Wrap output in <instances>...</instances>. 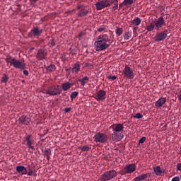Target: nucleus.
<instances>
[{
    "instance_id": "4c0bfd02",
    "label": "nucleus",
    "mask_w": 181,
    "mask_h": 181,
    "mask_svg": "<svg viewBox=\"0 0 181 181\" xmlns=\"http://www.w3.org/2000/svg\"><path fill=\"white\" fill-rule=\"evenodd\" d=\"M146 179H148V181H149V179H151V177H152V173H148L146 174H144Z\"/></svg>"
},
{
    "instance_id": "6e6552de",
    "label": "nucleus",
    "mask_w": 181,
    "mask_h": 181,
    "mask_svg": "<svg viewBox=\"0 0 181 181\" xmlns=\"http://www.w3.org/2000/svg\"><path fill=\"white\" fill-rule=\"evenodd\" d=\"M95 100L98 103H104L105 98H107V91L104 90H100L94 96Z\"/></svg>"
},
{
    "instance_id": "79ce46f5",
    "label": "nucleus",
    "mask_w": 181,
    "mask_h": 181,
    "mask_svg": "<svg viewBox=\"0 0 181 181\" xmlns=\"http://www.w3.org/2000/svg\"><path fill=\"white\" fill-rule=\"evenodd\" d=\"M29 172L28 173V176H32L33 175V170L30 169V167L28 168Z\"/></svg>"
},
{
    "instance_id": "c85d7f7f",
    "label": "nucleus",
    "mask_w": 181,
    "mask_h": 181,
    "mask_svg": "<svg viewBox=\"0 0 181 181\" xmlns=\"http://www.w3.org/2000/svg\"><path fill=\"white\" fill-rule=\"evenodd\" d=\"M45 155L47 156V160H50V155H52V150L50 148H46L45 150Z\"/></svg>"
},
{
    "instance_id": "393cba45",
    "label": "nucleus",
    "mask_w": 181,
    "mask_h": 181,
    "mask_svg": "<svg viewBox=\"0 0 181 181\" xmlns=\"http://www.w3.org/2000/svg\"><path fill=\"white\" fill-rule=\"evenodd\" d=\"M144 180H146L145 174H141V175H139L136 177L134 179H133V181H144Z\"/></svg>"
},
{
    "instance_id": "37998d69",
    "label": "nucleus",
    "mask_w": 181,
    "mask_h": 181,
    "mask_svg": "<svg viewBox=\"0 0 181 181\" xmlns=\"http://www.w3.org/2000/svg\"><path fill=\"white\" fill-rule=\"evenodd\" d=\"M104 30H105V28L104 26H102L99 28H98V32H104Z\"/></svg>"
},
{
    "instance_id": "f8f14e48",
    "label": "nucleus",
    "mask_w": 181,
    "mask_h": 181,
    "mask_svg": "<svg viewBox=\"0 0 181 181\" xmlns=\"http://www.w3.org/2000/svg\"><path fill=\"white\" fill-rule=\"evenodd\" d=\"M30 117L29 115H22L18 118V124L20 125H29L30 124Z\"/></svg>"
},
{
    "instance_id": "2eb2a0df",
    "label": "nucleus",
    "mask_w": 181,
    "mask_h": 181,
    "mask_svg": "<svg viewBox=\"0 0 181 181\" xmlns=\"http://www.w3.org/2000/svg\"><path fill=\"white\" fill-rule=\"evenodd\" d=\"M136 170V165H135V164H129L124 168V173H123V175H127V173H134V172H135Z\"/></svg>"
},
{
    "instance_id": "3c124183",
    "label": "nucleus",
    "mask_w": 181,
    "mask_h": 181,
    "mask_svg": "<svg viewBox=\"0 0 181 181\" xmlns=\"http://www.w3.org/2000/svg\"><path fill=\"white\" fill-rule=\"evenodd\" d=\"M124 1L122 3H121L120 4H119V11L122 8V6H124Z\"/></svg>"
},
{
    "instance_id": "49530a36",
    "label": "nucleus",
    "mask_w": 181,
    "mask_h": 181,
    "mask_svg": "<svg viewBox=\"0 0 181 181\" xmlns=\"http://www.w3.org/2000/svg\"><path fill=\"white\" fill-rule=\"evenodd\" d=\"M71 111V107H66L64 109V112H70Z\"/></svg>"
},
{
    "instance_id": "2f4dec72",
    "label": "nucleus",
    "mask_w": 181,
    "mask_h": 181,
    "mask_svg": "<svg viewBox=\"0 0 181 181\" xmlns=\"http://www.w3.org/2000/svg\"><path fill=\"white\" fill-rule=\"evenodd\" d=\"M123 4L124 6H129L134 4V0H124Z\"/></svg>"
},
{
    "instance_id": "4468645a",
    "label": "nucleus",
    "mask_w": 181,
    "mask_h": 181,
    "mask_svg": "<svg viewBox=\"0 0 181 181\" xmlns=\"http://www.w3.org/2000/svg\"><path fill=\"white\" fill-rule=\"evenodd\" d=\"M153 22L154 23L156 29H159L162 28V26H166L165 19H163L162 16H160L157 21Z\"/></svg>"
},
{
    "instance_id": "1a4fd4ad",
    "label": "nucleus",
    "mask_w": 181,
    "mask_h": 181,
    "mask_svg": "<svg viewBox=\"0 0 181 181\" xmlns=\"http://www.w3.org/2000/svg\"><path fill=\"white\" fill-rule=\"evenodd\" d=\"M123 74L124 77H127V78H129V80H132L134 77H135L134 70H132V69L128 66H125L124 69H123Z\"/></svg>"
},
{
    "instance_id": "de8ad7c7",
    "label": "nucleus",
    "mask_w": 181,
    "mask_h": 181,
    "mask_svg": "<svg viewBox=\"0 0 181 181\" xmlns=\"http://www.w3.org/2000/svg\"><path fill=\"white\" fill-rule=\"evenodd\" d=\"M177 169L181 172V163L177 164Z\"/></svg>"
},
{
    "instance_id": "20e7f679",
    "label": "nucleus",
    "mask_w": 181,
    "mask_h": 181,
    "mask_svg": "<svg viewBox=\"0 0 181 181\" xmlns=\"http://www.w3.org/2000/svg\"><path fill=\"white\" fill-rule=\"evenodd\" d=\"M62 88H60L59 85L54 84L48 86L46 94L54 97V95H60L62 94Z\"/></svg>"
},
{
    "instance_id": "58836bf2",
    "label": "nucleus",
    "mask_w": 181,
    "mask_h": 181,
    "mask_svg": "<svg viewBox=\"0 0 181 181\" xmlns=\"http://www.w3.org/2000/svg\"><path fill=\"white\" fill-rule=\"evenodd\" d=\"M107 78L108 80H112V81H114V80H117V76H112L111 75H109L107 76Z\"/></svg>"
},
{
    "instance_id": "5fc2aeb1",
    "label": "nucleus",
    "mask_w": 181,
    "mask_h": 181,
    "mask_svg": "<svg viewBox=\"0 0 181 181\" xmlns=\"http://www.w3.org/2000/svg\"><path fill=\"white\" fill-rule=\"evenodd\" d=\"M178 98L181 101V93H180V95H178Z\"/></svg>"
},
{
    "instance_id": "ddd939ff",
    "label": "nucleus",
    "mask_w": 181,
    "mask_h": 181,
    "mask_svg": "<svg viewBox=\"0 0 181 181\" xmlns=\"http://www.w3.org/2000/svg\"><path fill=\"white\" fill-rule=\"evenodd\" d=\"M83 5H79L77 6L76 8V11H78V16H79V18H83V16H86V15H88V11L86 10V8H83Z\"/></svg>"
},
{
    "instance_id": "423d86ee",
    "label": "nucleus",
    "mask_w": 181,
    "mask_h": 181,
    "mask_svg": "<svg viewBox=\"0 0 181 181\" xmlns=\"http://www.w3.org/2000/svg\"><path fill=\"white\" fill-rule=\"evenodd\" d=\"M94 142L104 144L108 141V136L104 133H97L93 136Z\"/></svg>"
},
{
    "instance_id": "9b49d317",
    "label": "nucleus",
    "mask_w": 181,
    "mask_h": 181,
    "mask_svg": "<svg viewBox=\"0 0 181 181\" xmlns=\"http://www.w3.org/2000/svg\"><path fill=\"white\" fill-rule=\"evenodd\" d=\"M36 58L37 60H46L47 59V50L40 49L37 50Z\"/></svg>"
},
{
    "instance_id": "c756f323",
    "label": "nucleus",
    "mask_w": 181,
    "mask_h": 181,
    "mask_svg": "<svg viewBox=\"0 0 181 181\" xmlns=\"http://www.w3.org/2000/svg\"><path fill=\"white\" fill-rule=\"evenodd\" d=\"M115 33H116L117 36H121V35H122V33H124V30L122 29V28L117 27Z\"/></svg>"
},
{
    "instance_id": "4d7b16f0",
    "label": "nucleus",
    "mask_w": 181,
    "mask_h": 181,
    "mask_svg": "<svg viewBox=\"0 0 181 181\" xmlns=\"http://www.w3.org/2000/svg\"><path fill=\"white\" fill-rule=\"evenodd\" d=\"M79 36H81V34H79Z\"/></svg>"
},
{
    "instance_id": "0eeeda50",
    "label": "nucleus",
    "mask_w": 181,
    "mask_h": 181,
    "mask_svg": "<svg viewBox=\"0 0 181 181\" xmlns=\"http://www.w3.org/2000/svg\"><path fill=\"white\" fill-rule=\"evenodd\" d=\"M43 33V29L38 26L34 27L30 33H28V37L33 39L35 37H40V35Z\"/></svg>"
},
{
    "instance_id": "39448f33",
    "label": "nucleus",
    "mask_w": 181,
    "mask_h": 181,
    "mask_svg": "<svg viewBox=\"0 0 181 181\" xmlns=\"http://www.w3.org/2000/svg\"><path fill=\"white\" fill-rule=\"evenodd\" d=\"M117 171L115 170H110L105 173H103L100 176V180L101 181H108L114 179V177H117Z\"/></svg>"
},
{
    "instance_id": "72a5a7b5",
    "label": "nucleus",
    "mask_w": 181,
    "mask_h": 181,
    "mask_svg": "<svg viewBox=\"0 0 181 181\" xmlns=\"http://www.w3.org/2000/svg\"><path fill=\"white\" fill-rule=\"evenodd\" d=\"M131 36H132V35H131V33H129V32H126L123 35L124 40H129V38L131 37Z\"/></svg>"
},
{
    "instance_id": "09e8293b",
    "label": "nucleus",
    "mask_w": 181,
    "mask_h": 181,
    "mask_svg": "<svg viewBox=\"0 0 181 181\" xmlns=\"http://www.w3.org/2000/svg\"><path fill=\"white\" fill-rule=\"evenodd\" d=\"M23 73L25 76H29V71L28 70H24Z\"/></svg>"
},
{
    "instance_id": "a211bd4d",
    "label": "nucleus",
    "mask_w": 181,
    "mask_h": 181,
    "mask_svg": "<svg viewBox=\"0 0 181 181\" xmlns=\"http://www.w3.org/2000/svg\"><path fill=\"white\" fill-rule=\"evenodd\" d=\"M166 103V98H160V99H158L156 103H155V106L157 108H160V107H163V105H165Z\"/></svg>"
},
{
    "instance_id": "412c9836",
    "label": "nucleus",
    "mask_w": 181,
    "mask_h": 181,
    "mask_svg": "<svg viewBox=\"0 0 181 181\" xmlns=\"http://www.w3.org/2000/svg\"><path fill=\"white\" fill-rule=\"evenodd\" d=\"M81 66L80 65V63L77 62L75 64H74L73 68H72V73L75 74H78V71H80V68Z\"/></svg>"
},
{
    "instance_id": "b1692460",
    "label": "nucleus",
    "mask_w": 181,
    "mask_h": 181,
    "mask_svg": "<svg viewBox=\"0 0 181 181\" xmlns=\"http://www.w3.org/2000/svg\"><path fill=\"white\" fill-rule=\"evenodd\" d=\"M88 80H90V78H88V76H84L82 78L78 79V81L81 83V86H82V87H84V86H86V83H87V81H88Z\"/></svg>"
},
{
    "instance_id": "bb28decb",
    "label": "nucleus",
    "mask_w": 181,
    "mask_h": 181,
    "mask_svg": "<svg viewBox=\"0 0 181 181\" xmlns=\"http://www.w3.org/2000/svg\"><path fill=\"white\" fill-rule=\"evenodd\" d=\"M79 151H82V152H88L91 149V145L90 146H84L78 148Z\"/></svg>"
},
{
    "instance_id": "e433bc0d",
    "label": "nucleus",
    "mask_w": 181,
    "mask_h": 181,
    "mask_svg": "<svg viewBox=\"0 0 181 181\" xmlns=\"http://www.w3.org/2000/svg\"><path fill=\"white\" fill-rule=\"evenodd\" d=\"M134 118H136L137 119H141V118H144V115L141 113H137L134 116Z\"/></svg>"
},
{
    "instance_id": "c9c22d12",
    "label": "nucleus",
    "mask_w": 181,
    "mask_h": 181,
    "mask_svg": "<svg viewBox=\"0 0 181 181\" xmlns=\"http://www.w3.org/2000/svg\"><path fill=\"white\" fill-rule=\"evenodd\" d=\"M77 95H78V92L74 91V92H72V93H71L70 97H71V98L73 100V99L76 98V97H77Z\"/></svg>"
},
{
    "instance_id": "f704fd0d",
    "label": "nucleus",
    "mask_w": 181,
    "mask_h": 181,
    "mask_svg": "<svg viewBox=\"0 0 181 181\" xmlns=\"http://www.w3.org/2000/svg\"><path fill=\"white\" fill-rule=\"evenodd\" d=\"M114 6L112 7V11H117L118 9V0H115Z\"/></svg>"
},
{
    "instance_id": "a19ab883",
    "label": "nucleus",
    "mask_w": 181,
    "mask_h": 181,
    "mask_svg": "<svg viewBox=\"0 0 181 181\" xmlns=\"http://www.w3.org/2000/svg\"><path fill=\"white\" fill-rule=\"evenodd\" d=\"M50 44H51V47H52L56 46V42H54V39L52 38V39L50 40Z\"/></svg>"
},
{
    "instance_id": "603ef678",
    "label": "nucleus",
    "mask_w": 181,
    "mask_h": 181,
    "mask_svg": "<svg viewBox=\"0 0 181 181\" xmlns=\"http://www.w3.org/2000/svg\"><path fill=\"white\" fill-rule=\"evenodd\" d=\"M85 66H86V67H90V66H92L93 64H91L90 63H86V64H85Z\"/></svg>"
},
{
    "instance_id": "5701e85b",
    "label": "nucleus",
    "mask_w": 181,
    "mask_h": 181,
    "mask_svg": "<svg viewBox=\"0 0 181 181\" xmlns=\"http://www.w3.org/2000/svg\"><path fill=\"white\" fill-rule=\"evenodd\" d=\"M141 22H142V20L137 17L135 19L132 20L131 23L132 25H134V26H139L141 25Z\"/></svg>"
},
{
    "instance_id": "7ed1b4c3",
    "label": "nucleus",
    "mask_w": 181,
    "mask_h": 181,
    "mask_svg": "<svg viewBox=\"0 0 181 181\" xmlns=\"http://www.w3.org/2000/svg\"><path fill=\"white\" fill-rule=\"evenodd\" d=\"M5 60L6 63H10L11 66H13L15 69H19V70H25L26 69L25 61L18 60L15 57L9 55L6 57Z\"/></svg>"
},
{
    "instance_id": "ea45409f",
    "label": "nucleus",
    "mask_w": 181,
    "mask_h": 181,
    "mask_svg": "<svg viewBox=\"0 0 181 181\" xmlns=\"http://www.w3.org/2000/svg\"><path fill=\"white\" fill-rule=\"evenodd\" d=\"M146 141V137L143 136L141 139H139V144H144Z\"/></svg>"
},
{
    "instance_id": "a878e982",
    "label": "nucleus",
    "mask_w": 181,
    "mask_h": 181,
    "mask_svg": "<svg viewBox=\"0 0 181 181\" xmlns=\"http://www.w3.org/2000/svg\"><path fill=\"white\" fill-rule=\"evenodd\" d=\"M46 70L48 73H52L56 70V66L54 64H50L46 67Z\"/></svg>"
},
{
    "instance_id": "aec40b11",
    "label": "nucleus",
    "mask_w": 181,
    "mask_h": 181,
    "mask_svg": "<svg viewBox=\"0 0 181 181\" xmlns=\"http://www.w3.org/2000/svg\"><path fill=\"white\" fill-rule=\"evenodd\" d=\"M74 86V83H70V82H66V83H63L62 84V88L64 90V91H69L71 87Z\"/></svg>"
},
{
    "instance_id": "4be33fe9",
    "label": "nucleus",
    "mask_w": 181,
    "mask_h": 181,
    "mask_svg": "<svg viewBox=\"0 0 181 181\" xmlns=\"http://www.w3.org/2000/svg\"><path fill=\"white\" fill-rule=\"evenodd\" d=\"M153 169L156 176H162V173H163V172H162V170L160 169V166L154 167L153 168Z\"/></svg>"
},
{
    "instance_id": "f03ea898",
    "label": "nucleus",
    "mask_w": 181,
    "mask_h": 181,
    "mask_svg": "<svg viewBox=\"0 0 181 181\" xmlns=\"http://www.w3.org/2000/svg\"><path fill=\"white\" fill-rule=\"evenodd\" d=\"M107 42H111L108 35L105 34L98 38V40L94 42L95 49L97 52H103L107 50L110 46V44H107Z\"/></svg>"
},
{
    "instance_id": "7c9ffc66",
    "label": "nucleus",
    "mask_w": 181,
    "mask_h": 181,
    "mask_svg": "<svg viewBox=\"0 0 181 181\" xmlns=\"http://www.w3.org/2000/svg\"><path fill=\"white\" fill-rule=\"evenodd\" d=\"M105 2L106 8H110L114 2H115V0H104Z\"/></svg>"
},
{
    "instance_id": "6e6d98bb",
    "label": "nucleus",
    "mask_w": 181,
    "mask_h": 181,
    "mask_svg": "<svg viewBox=\"0 0 181 181\" xmlns=\"http://www.w3.org/2000/svg\"><path fill=\"white\" fill-rule=\"evenodd\" d=\"M66 71H70V69H66Z\"/></svg>"
},
{
    "instance_id": "9d476101",
    "label": "nucleus",
    "mask_w": 181,
    "mask_h": 181,
    "mask_svg": "<svg viewBox=\"0 0 181 181\" xmlns=\"http://www.w3.org/2000/svg\"><path fill=\"white\" fill-rule=\"evenodd\" d=\"M24 138L26 142L27 148L32 149V151H35V146H33L35 140L32 139V134H25Z\"/></svg>"
},
{
    "instance_id": "864d4df0",
    "label": "nucleus",
    "mask_w": 181,
    "mask_h": 181,
    "mask_svg": "<svg viewBox=\"0 0 181 181\" xmlns=\"http://www.w3.org/2000/svg\"><path fill=\"white\" fill-rule=\"evenodd\" d=\"M47 90V89H44L43 90H42V93H43V94H46Z\"/></svg>"
},
{
    "instance_id": "a18cd8bd",
    "label": "nucleus",
    "mask_w": 181,
    "mask_h": 181,
    "mask_svg": "<svg viewBox=\"0 0 181 181\" xmlns=\"http://www.w3.org/2000/svg\"><path fill=\"white\" fill-rule=\"evenodd\" d=\"M37 1H39V0H30V5H35V4H36V2H37Z\"/></svg>"
},
{
    "instance_id": "6ab92c4d",
    "label": "nucleus",
    "mask_w": 181,
    "mask_h": 181,
    "mask_svg": "<svg viewBox=\"0 0 181 181\" xmlns=\"http://www.w3.org/2000/svg\"><path fill=\"white\" fill-rule=\"evenodd\" d=\"M16 171L21 175H28V170L23 165H18L16 167Z\"/></svg>"
},
{
    "instance_id": "dca6fc26",
    "label": "nucleus",
    "mask_w": 181,
    "mask_h": 181,
    "mask_svg": "<svg viewBox=\"0 0 181 181\" xmlns=\"http://www.w3.org/2000/svg\"><path fill=\"white\" fill-rule=\"evenodd\" d=\"M166 34L165 33H158L155 37H154V40L155 42H162V40H165L166 39Z\"/></svg>"
},
{
    "instance_id": "8fccbe9b",
    "label": "nucleus",
    "mask_w": 181,
    "mask_h": 181,
    "mask_svg": "<svg viewBox=\"0 0 181 181\" xmlns=\"http://www.w3.org/2000/svg\"><path fill=\"white\" fill-rule=\"evenodd\" d=\"M163 33H165L166 35V37H168V34L169 33V30H165L163 31Z\"/></svg>"
},
{
    "instance_id": "f3484780",
    "label": "nucleus",
    "mask_w": 181,
    "mask_h": 181,
    "mask_svg": "<svg viewBox=\"0 0 181 181\" xmlns=\"http://www.w3.org/2000/svg\"><path fill=\"white\" fill-rule=\"evenodd\" d=\"M97 11H101L104 8H107L105 0H101L95 4Z\"/></svg>"
},
{
    "instance_id": "c03bdc74",
    "label": "nucleus",
    "mask_w": 181,
    "mask_h": 181,
    "mask_svg": "<svg viewBox=\"0 0 181 181\" xmlns=\"http://www.w3.org/2000/svg\"><path fill=\"white\" fill-rule=\"evenodd\" d=\"M171 181H180V178L178 176L174 177Z\"/></svg>"
},
{
    "instance_id": "f257e3e1",
    "label": "nucleus",
    "mask_w": 181,
    "mask_h": 181,
    "mask_svg": "<svg viewBox=\"0 0 181 181\" xmlns=\"http://www.w3.org/2000/svg\"><path fill=\"white\" fill-rule=\"evenodd\" d=\"M109 129H112V139L115 142H119L122 138H124V135H122V132L124 131V124L119 123V124H112Z\"/></svg>"
},
{
    "instance_id": "473e14b6",
    "label": "nucleus",
    "mask_w": 181,
    "mask_h": 181,
    "mask_svg": "<svg viewBox=\"0 0 181 181\" xmlns=\"http://www.w3.org/2000/svg\"><path fill=\"white\" fill-rule=\"evenodd\" d=\"M9 80V77H8V76L4 74L1 78V83H6V82Z\"/></svg>"
},
{
    "instance_id": "cd10ccee",
    "label": "nucleus",
    "mask_w": 181,
    "mask_h": 181,
    "mask_svg": "<svg viewBox=\"0 0 181 181\" xmlns=\"http://www.w3.org/2000/svg\"><path fill=\"white\" fill-rule=\"evenodd\" d=\"M156 25H155V23H153V21H152L148 25L146 26V29L148 30V32H152V30H153V29H155Z\"/></svg>"
}]
</instances>
